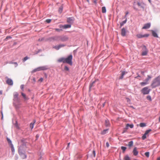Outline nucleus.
I'll return each mask as SVG.
<instances>
[{"mask_svg": "<svg viewBox=\"0 0 160 160\" xmlns=\"http://www.w3.org/2000/svg\"><path fill=\"white\" fill-rule=\"evenodd\" d=\"M18 93L17 92L13 93V105L16 109H18L21 105L20 99L18 97Z\"/></svg>", "mask_w": 160, "mask_h": 160, "instance_id": "1", "label": "nucleus"}, {"mask_svg": "<svg viewBox=\"0 0 160 160\" xmlns=\"http://www.w3.org/2000/svg\"><path fill=\"white\" fill-rule=\"evenodd\" d=\"M72 55L70 54L68 55L66 58L62 57L58 60V62H62L64 63H68L70 65L72 64Z\"/></svg>", "mask_w": 160, "mask_h": 160, "instance_id": "2", "label": "nucleus"}, {"mask_svg": "<svg viewBox=\"0 0 160 160\" xmlns=\"http://www.w3.org/2000/svg\"><path fill=\"white\" fill-rule=\"evenodd\" d=\"M151 85L152 88H154L160 86V77L158 76L154 79Z\"/></svg>", "mask_w": 160, "mask_h": 160, "instance_id": "3", "label": "nucleus"}, {"mask_svg": "<svg viewBox=\"0 0 160 160\" xmlns=\"http://www.w3.org/2000/svg\"><path fill=\"white\" fill-rule=\"evenodd\" d=\"M46 41L49 42H53L54 41H58V36L56 35L53 37H49L46 39Z\"/></svg>", "mask_w": 160, "mask_h": 160, "instance_id": "4", "label": "nucleus"}, {"mask_svg": "<svg viewBox=\"0 0 160 160\" xmlns=\"http://www.w3.org/2000/svg\"><path fill=\"white\" fill-rule=\"evenodd\" d=\"M58 41H61L62 42H65L68 41L69 38L67 35L58 36Z\"/></svg>", "mask_w": 160, "mask_h": 160, "instance_id": "5", "label": "nucleus"}, {"mask_svg": "<svg viewBox=\"0 0 160 160\" xmlns=\"http://www.w3.org/2000/svg\"><path fill=\"white\" fill-rule=\"evenodd\" d=\"M150 91L151 89H149L148 87H146L142 88L141 90V92L143 94L145 95L148 94Z\"/></svg>", "mask_w": 160, "mask_h": 160, "instance_id": "6", "label": "nucleus"}, {"mask_svg": "<svg viewBox=\"0 0 160 160\" xmlns=\"http://www.w3.org/2000/svg\"><path fill=\"white\" fill-rule=\"evenodd\" d=\"M58 27L62 29H67L70 28L71 27V25L69 24H64V25L60 24L58 26Z\"/></svg>", "mask_w": 160, "mask_h": 160, "instance_id": "7", "label": "nucleus"}, {"mask_svg": "<svg viewBox=\"0 0 160 160\" xmlns=\"http://www.w3.org/2000/svg\"><path fill=\"white\" fill-rule=\"evenodd\" d=\"M148 52V50L146 48V47L143 46L142 48V56H145L147 55Z\"/></svg>", "mask_w": 160, "mask_h": 160, "instance_id": "8", "label": "nucleus"}, {"mask_svg": "<svg viewBox=\"0 0 160 160\" xmlns=\"http://www.w3.org/2000/svg\"><path fill=\"white\" fill-rule=\"evenodd\" d=\"M74 18L73 17L68 18L67 19V22L69 24H71L73 23Z\"/></svg>", "mask_w": 160, "mask_h": 160, "instance_id": "9", "label": "nucleus"}, {"mask_svg": "<svg viewBox=\"0 0 160 160\" xmlns=\"http://www.w3.org/2000/svg\"><path fill=\"white\" fill-rule=\"evenodd\" d=\"M65 46V45L64 44H60L58 45L53 46V48L57 50H59L61 48L64 47Z\"/></svg>", "mask_w": 160, "mask_h": 160, "instance_id": "10", "label": "nucleus"}, {"mask_svg": "<svg viewBox=\"0 0 160 160\" xmlns=\"http://www.w3.org/2000/svg\"><path fill=\"white\" fill-rule=\"evenodd\" d=\"M152 130L151 129H149L146 130L143 135V136L142 137V138L143 140L147 138V135H148V133L151 131Z\"/></svg>", "mask_w": 160, "mask_h": 160, "instance_id": "11", "label": "nucleus"}, {"mask_svg": "<svg viewBox=\"0 0 160 160\" xmlns=\"http://www.w3.org/2000/svg\"><path fill=\"white\" fill-rule=\"evenodd\" d=\"M149 34H148L142 35L141 34H139L137 35L136 36L138 38H141L144 37H148L149 36Z\"/></svg>", "mask_w": 160, "mask_h": 160, "instance_id": "12", "label": "nucleus"}, {"mask_svg": "<svg viewBox=\"0 0 160 160\" xmlns=\"http://www.w3.org/2000/svg\"><path fill=\"white\" fill-rule=\"evenodd\" d=\"M18 153H20L22 152H25V151L24 149V147L22 146H20L18 148Z\"/></svg>", "mask_w": 160, "mask_h": 160, "instance_id": "13", "label": "nucleus"}, {"mask_svg": "<svg viewBox=\"0 0 160 160\" xmlns=\"http://www.w3.org/2000/svg\"><path fill=\"white\" fill-rule=\"evenodd\" d=\"M6 83L9 85L12 86L13 85L12 80L10 78H8L6 81Z\"/></svg>", "mask_w": 160, "mask_h": 160, "instance_id": "14", "label": "nucleus"}, {"mask_svg": "<svg viewBox=\"0 0 160 160\" xmlns=\"http://www.w3.org/2000/svg\"><path fill=\"white\" fill-rule=\"evenodd\" d=\"M128 31L125 28H122L121 30V35L122 36H125Z\"/></svg>", "mask_w": 160, "mask_h": 160, "instance_id": "15", "label": "nucleus"}, {"mask_svg": "<svg viewBox=\"0 0 160 160\" xmlns=\"http://www.w3.org/2000/svg\"><path fill=\"white\" fill-rule=\"evenodd\" d=\"M19 155L22 159H24L27 158V156L25 154V152L19 153Z\"/></svg>", "mask_w": 160, "mask_h": 160, "instance_id": "16", "label": "nucleus"}, {"mask_svg": "<svg viewBox=\"0 0 160 160\" xmlns=\"http://www.w3.org/2000/svg\"><path fill=\"white\" fill-rule=\"evenodd\" d=\"M40 71H44L48 69V66H43L39 67Z\"/></svg>", "mask_w": 160, "mask_h": 160, "instance_id": "17", "label": "nucleus"}, {"mask_svg": "<svg viewBox=\"0 0 160 160\" xmlns=\"http://www.w3.org/2000/svg\"><path fill=\"white\" fill-rule=\"evenodd\" d=\"M151 26L150 23H147L145 24L144 26L142 28V29H147L149 28Z\"/></svg>", "mask_w": 160, "mask_h": 160, "instance_id": "18", "label": "nucleus"}, {"mask_svg": "<svg viewBox=\"0 0 160 160\" xmlns=\"http://www.w3.org/2000/svg\"><path fill=\"white\" fill-rule=\"evenodd\" d=\"M105 125L106 127H109L110 126L109 121L108 119L105 120Z\"/></svg>", "mask_w": 160, "mask_h": 160, "instance_id": "19", "label": "nucleus"}, {"mask_svg": "<svg viewBox=\"0 0 160 160\" xmlns=\"http://www.w3.org/2000/svg\"><path fill=\"white\" fill-rule=\"evenodd\" d=\"M133 153L134 155L135 156H136L138 154V152L137 150V148L136 147H135L134 148L133 150Z\"/></svg>", "mask_w": 160, "mask_h": 160, "instance_id": "20", "label": "nucleus"}, {"mask_svg": "<svg viewBox=\"0 0 160 160\" xmlns=\"http://www.w3.org/2000/svg\"><path fill=\"white\" fill-rule=\"evenodd\" d=\"M35 122H36V120H34L33 122H32L31 123H30V128H31V130H32L33 128L34 124V123H35Z\"/></svg>", "mask_w": 160, "mask_h": 160, "instance_id": "21", "label": "nucleus"}, {"mask_svg": "<svg viewBox=\"0 0 160 160\" xmlns=\"http://www.w3.org/2000/svg\"><path fill=\"white\" fill-rule=\"evenodd\" d=\"M40 71V68H39V67H38L36 68H35V69H34L33 70H32V71H31V73H33L35 72H37V71Z\"/></svg>", "mask_w": 160, "mask_h": 160, "instance_id": "22", "label": "nucleus"}, {"mask_svg": "<svg viewBox=\"0 0 160 160\" xmlns=\"http://www.w3.org/2000/svg\"><path fill=\"white\" fill-rule=\"evenodd\" d=\"M152 35L153 37L156 38H158V36L156 32L153 30L152 31Z\"/></svg>", "mask_w": 160, "mask_h": 160, "instance_id": "23", "label": "nucleus"}, {"mask_svg": "<svg viewBox=\"0 0 160 160\" xmlns=\"http://www.w3.org/2000/svg\"><path fill=\"white\" fill-rule=\"evenodd\" d=\"M63 9V5L62 4L59 8L58 12L59 13H61Z\"/></svg>", "mask_w": 160, "mask_h": 160, "instance_id": "24", "label": "nucleus"}, {"mask_svg": "<svg viewBox=\"0 0 160 160\" xmlns=\"http://www.w3.org/2000/svg\"><path fill=\"white\" fill-rule=\"evenodd\" d=\"M10 147L11 149V150H12V154H14V152H15V149H14V147L13 145V144H12L11 145H10Z\"/></svg>", "mask_w": 160, "mask_h": 160, "instance_id": "25", "label": "nucleus"}, {"mask_svg": "<svg viewBox=\"0 0 160 160\" xmlns=\"http://www.w3.org/2000/svg\"><path fill=\"white\" fill-rule=\"evenodd\" d=\"M95 81H94L90 84L89 86V91H90L91 88H92V87H93V84L95 83Z\"/></svg>", "mask_w": 160, "mask_h": 160, "instance_id": "26", "label": "nucleus"}, {"mask_svg": "<svg viewBox=\"0 0 160 160\" xmlns=\"http://www.w3.org/2000/svg\"><path fill=\"white\" fill-rule=\"evenodd\" d=\"M148 83V82H146L145 81L144 82H142L140 83V84L142 86H144Z\"/></svg>", "mask_w": 160, "mask_h": 160, "instance_id": "27", "label": "nucleus"}, {"mask_svg": "<svg viewBox=\"0 0 160 160\" xmlns=\"http://www.w3.org/2000/svg\"><path fill=\"white\" fill-rule=\"evenodd\" d=\"M102 13H105L106 12V9L105 7L103 6L102 8Z\"/></svg>", "mask_w": 160, "mask_h": 160, "instance_id": "28", "label": "nucleus"}, {"mask_svg": "<svg viewBox=\"0 0 160 160\" xmlns=\"http://www.w3.org/2000/svg\"><path fill=\"white\" fill-rule=\"evenodd\" d=\"M7 141L9 145L10 146L12 144H13L12 143V142L10 139L8 138H7Z\"/></svg>", "mask_w": 160, "mask_h": 160, "instance_id": "29", "label": "nucleus"}, {"mask_svg": "<svg viewBox=\"0 0 160 160\" xmlns=\"http://www.w3.org/2000/svg\"><path fill=\"white\" fill-rule=\"evenodd\" d=\"M128 73L127 72H125V71H123L122 72V75H121V79H122L123 77V76L124 75L127 74Z\"/></svg>", "mask_w": 160, "mask_h": 160, "instance_id": "30", "label": "nucleus"}, {"mask_svg": "<svg viewBox=\"0 0 160 160\" xmlns=\"http://www.w3.org/2000/svg\"><path fill=\"white\" fill-rule=\"evenodd\" d=\"M108 130V129H106L103 130L101 132V134L102 135H104L107 133V132Z\"/></svg>", "mask_w": 160, "mask_h": 160, "instance_id": "31", "label": "nucleus"}, {"mask_svg": "<svg viewBox=\"0 0 160 160\" xmlns=\"http://www.w3.org/2000/svg\"><path fill=\"white\" fill-rule=\"evenodd\" d=\"M126 126L128 128L129 127L131 128H132L133 127L134 125L133 124H129L128 123L126 125Z\"/></svg>", "mask_w": 160, "mask_h": 160, "instance_id": "32", "label": "nucleus"}, {"mask_svg": "<svg viewBox=\"0 0 160 160\" xmlns=\"http://www.w3.org/2000/svg\"><path fill=\"white\" fill-rule=\"evenodd\" d=\"M29 58L28 56H26L25 57L22 59V62H25L26 60H27Z\"/></svg>", "mask_w": 160, "mask_h": 160, "instance_id": "33", "label": "nucleus"}, {"mask_svg": "<svg viewBox=\"0 0 160 160\" xmlns=\"http://www.w3.org/2000/svg\"><path fill=\"white\" fill-rule=\"evenodd\" d=\"M21 95L22 97L24 98L25 100H26L28 99L26 97V95L25 94L23 93V92H21Z\"/></svg>", "mask_w": 160, "mask_h": 160, "instance_id": "34", "label": "nucleus"}, {"mask_svg": "<svg viewBox=\"0 0 160 160\" xmlns=\"http://www.w3.org/2000/svg\"><path fill=\"white\" fill-rule=\"evenodd\" d=\"M125 20L123 21L122 23H121V26L123 25L127 21V18H125Z\"/></svg>", "mask_w": 160, "mask_h": 160, "instance_id": "35", "label": "nucleus"}, {"mask_svg": "<svg viewBox=\"0 0 160 160\" xmlns=\"http://www.w3.org/2000/svg\"><path fill=\"white\" fill-rule=\"evenodd\" d=\"M151 77L149 75L148 76L147 78L145 80V81L146 82H148V81L151 79Z\"/></svg>", "mask_w": 160, "mask_h": 160, "instance_id": "36", "label": "nucleus"}, {"mask_svg": "<svg viewBox=\"0 0 160 160\" xmlns=\"http://www.w3.org/2000/svg\"><path fill=\"white\" fill-rule=\"evenodd\" d=\"M115 6H117V7L116 8V10L117 12H119V5H118V4L115 5Z\"/></svg>", "mask_w": 160, "mask_h": 160, "instance_id": "37", "label": "nucleus"}, {"mask_svg": "<svg viewBox=\"0 0 160 160\" xmlns=\"http://www.w3.org/2000/svg\"><path fill=\"white\" fill-rule=\"evenodd\" d=\"M133 142L132 141H131L128 142V146L129 147H131L133 145Z\"/></svg>", "mask_w": 160, "mask_h": 160, "instance_id": "38", "label": "nucleus"}, {"mask_svg": "<svg viewBox=\"0 0 160 160\" xmlns=\"http://www.w3.org/2000/svg\"><path fill=\"white\" fill-rule=\"evenodd\" d=\"M141 127H143L146 126V124L144 123H141L139 125Z\"/></svg>", "mask_w": 160, "mask_h": 160, "instance_id": "39", "label": "nucleus"}, {"mask_svg": "<svg viewBox=\"0 0 160 160\" xmlns=\"http://www.w3.org/2000/svg\"><path fill=\"white\" fill-rule=\"evenodd\" d=\"M128 129V128H127V127L126 126V127L125 128H123L122 133H123L124 132H126Z\"/></svg>", "mask_w": 160, "mask_h": 160, "instance_id": "40", "label": "nucleus"}, {"mask_svg": "<svg viewBox=\"0 0 160 160\" xmlns=\"http://www.w3.org/2000/svg\"><path fill=\"white\" fill-rule=\"evenodd\" d=\"M62 28H60V29L59 28H56L55 29V30L58 32H60L61 31H62Z\"/></svg>", "mask_w": 160, "mask_h": 160, "instance_id": "41", "label": "nucleus"}, {"mask_svg": "<svg viewBox=\"0 0 160 160\" xmlns=\"http://www.w3.org/2000/svg\"><path fill=\"white\" fill-rule=\"evenodd\" d=\"M64 69L66 71H69V68L67 66H64Z\"/></svg>", "mask_w": 160, "mask_h": 160, "instance_id": "42", "label": "nucleus"}, {"mask_svg": "<svg viewBox=\"0 0 160 160\" xmlns=\"http://www.w3.org/2000/svg\"><path fill=\"white\" fill-rule=\"evenodd\" d=\"M145 155L147 157H149V152H147L145 153Z\"/></svg>", "mask_w": 160, "mask_h": 160, "instance_id": "43", "label": "nucleus"}, {"mask_svg": "<svg viewBox=\"0 0 160 160\" xmlns=\"http://www.w3.org/2000/svg\"><path fill=\"white\" fill-rule=\"evenodd\" d=\"M15 126L17 128H19V127L18 125V122L17 121H16Z\"/></svg>", "mask_w": 160, "mask_h": 160, "instance_id": "44", "label": "nucleus"}, {"mask_svg": "<svg viewBox=\"0 0 160 160\" xmlns=\"http://www.w3.org/2000/svg\"><path fill=\"white\" fill-rule=\"evenodd\" d=\"M137 5L138 6L140 7H141L142 8H143V6H142V3H141L139 2H138L137 3Z\"/></svg>", "mask_w": 160, "mask_h": 160, "instance_id": "45", "label": "nucleus"}, {"mask_svg": "<svg viewBox=\"0 0 160 160\" xmlns=\"http://www.w3.org/2000/svg\"><path fill=\"white\" fill-rule=\"evenodd\" d=\"M121 149L122 150L123 152H124V151L126 150L127 148L126 147H121Z\"/></svg>", "mask_w": 160, "mask_h": 160, "instance_id": "46", "label": "nucleus"}, {"mask_svg": "<svg viewBox=\"0 0 160 160\" xmlns=\"http://www.w3.org/2000/svg\"><path fill=\"white\" fill-rule=\"evenodd\" d=\"M51 19H47L46 20V22L48 23H49L51 22Z\"/></svg>", "mask_w": 160, "mask_h": 160, "instance_id": "47", "label": "nucleus"}, {"mask_svg": "<svg viewBox=\"0 0 160 160\" xmlns=\"http://www.w3.org/2000/svg\"><path fill=\"white\" fill-rule=\"evenodd\" d=\"M124 158L125 160H130V158L128 156H126Z\"/></svg>", "mask_w": 160, "mask_h": 160, "instance_id": "48", "label": "nucleus"}, {"mask_svg": "<svg viewBox=\"0 0 160 160\" xmlns=\"http://www.w3.org/2000/svg\"><path fill=\"white\" fill-rule=\"evenodd\" d=\"M26 142L22 143V144L20 146H22V147H24V146H26Z\"/></svg>", "mask_w": 160, "mask_h": 160, "instance_id": "49", "label": "nucleus"}, {"mask_svg": "<svg viewBox=\"0 0 160 160\" xmlns=\"http://www.w3.org/2000/svg\"><path fill=\"white\" fill-rule=\"evenodd\" d=\"M42 51V50L41 49H38V51H36V54H37L41 51Z\"/></svg>", "mask_w": 160, "mask_h": 160, "instance_id": "50", "label": "nucleus"}, {"mask_svg": "<svg viewBox=\"0 0 160 160\" xmlns=\"http://www.w3.org/2000/svg\"><path fill=\"white\" fill-rule=\"evenodd\" d=\"M39 137V134H37L36 135V140H37L38 139Z\"/></svg>", "mask_w": 160, "mask_h": 160, "instance_id": "51", "label": "nucleus"}, {"mask_svg": "<svg viewBox=\"0 0 160 160\" xmlns=\"http://www.w3.org/2000/svg\"><path fill=\"white\" fill-rule=\"evenodd\" d=\"M120 79V76H119L118 77V79H117L116 80V83H117V86H119V83L118 84L117 83V82H118V81H119V80Z\"/></svg>", "mask_w": 160, "mask_h": 160, "instance_id": "52", "label": "nucleus"}, {"mask_svg": "<svg viewBox=\"0 0 160 160\" xmlns=\"http://www.w3.org/2000/svg\"><path fill=\"white\" fill-rule=\"evenodd\" d=\"M24 86V85L23 84H22L20 86V88L23 91V90Z\"/></svg>", "mask_w": 160, "mask_h": 160, "instance_id": "53", "label": "nucleus"}, {"mask_svg": "<svg viewBox=\"0 0 160 160\" xmlns=\"http://www.w3.org/2000/svg\"><path fill=\"white\" fill-rule=\"evenodd\" d=\"M12 38V37L9 36H8L6 37L5 40H7L8 39H11Z\"/></svg>", "mask_w": 160, "mask_h": 160, "instance_id": "54", "label": "nucleus"}, {"mask_svg": "<svg viewBox=\"0 0 160 160\" xmlns=\"http://www.w3.org/2000/svg\"><path fill=\"white\" fill-rule=\"evenodd\" d=\"M147 99L150 101H151L152 100L151 97L150 96H148L147 97Z\"/></svg>", "mask_w": 160, "mask_h": 160, "instance_id": "55", "label": "nucleus"}, {"mask_svg": "<svg viewBox=\"0 0 160 160\" xmlns=\"http://www.w3.org/2000/svg\"><path fill=\"white\" fill-rule=\"evenodd\" d=\"M92 154L93 155V156L94 157H95L96 156V152L95 150H93L92 151Z\"/></svg>", "mask_w": 160, "mask_h": 160, "instance_id": "56", "label": "nucleus"}, {"mask_svg": "<svg viewBox=\"0 0 160 160\" xmlns=\"http://www.w3.org/2000/svg\"><path fill=\"white\" fill-rule=\"evenodd\" d=\"M44 38H39L38 40L39 41H42L44 40Z\"/></svg>", "mask_w": 160, "mask_h": 160, "instance_id": "57", "label": "nucleus"}, {"mask_svg": "<svg viewBox=\"0 0 160 160\" xmlns=\"http://www.w3.org/2000/svg\"><path fill=\"white\" fill-rule=\"evenodd\" d=\"M43 78H41L38 81L42 82L43 81Z\"/></svg>", "mask_w": 160, "mask_h": 160, "instance_id": "58", "label": "nucleus"}, {"mask_svg": "<svg viewBox=\"0 0 160 160\" xmlns=\"http://www.w3.org/2000/svg\"><path fill=\"white\" fill-rule=\"evenodd\" d=\"M15 65V67H16L18 66V64L17 62H14L12 63Z\"/></svg>", "mask_w": 160, "mask_h": 160, "instance_id": "59", "label": "nucleus"}, {"mask_svg": "<svg viewBox=\"0 0 160 160\" xmlns=\"http://www.w3.org/2000/svg\"><path fill=\"white\" fill-rule=\"evenodd\" d=\"M21 142H22V143L26 142H25V140L24 139H21Z\"/></svg>", "mask_w": 160, "mask_h": 160, "instance_id": "60", "label": "nucleus"}, {"mask_svg": "<svg viewBox=\"0 0 160 160\" xmlns=\"http://www.w3.org/2000/svg\"><path fill=\"white\" fill-rule=\"evenodd\" d=\"M106 145L107 147H108L109 146V144L108 142H107L106 143Z\"/></svg>", "mask_w": 160, "mask_h": 160, "instance_id": "61", "label": "nucleus"}, {"mask_svg": "<svg viewBox=\"0 0 160 160\" xmlns=\"http://www.w3.org/2000/svg\"><path fill=\"white\" fill-rule=\"evenodd\" d=\"M128 14V11H127L125 13V16L124 18H126L127 15Z\"/></svg>", "mask_w": 160, "mask_h": 160, "instance_id": "62", "label": "nucleus"}, {"mask_svg": "<svg viewBox=\"0 0 160 160\" xmlns=\"http://www.w3.org/2000/svg\"><path fill=\"white\" fill-rule=\"evenodd\" d=\"M1 113L2 114L1 119L2 120L3 119V116L2 111H1Z\"/></svg>", "mask_w": 160, "mask_h": 160, "instance_id": "63", "label": "nucleus"}, {"mask_svg": "<svg viewBox=\"0 0 160 160\" xmlns=\"http://www.w3.org/2000/svg\"><path fill=\"white\" fill-rule=\"evenodd\" d=\"M32 80L34 82V83L36 82V80L35 78H33Z\"/></svg>", "mask_w": 160, "mask_h": 160, "instance_id": "64", "label": "nucleus"}]
</instances>
